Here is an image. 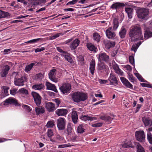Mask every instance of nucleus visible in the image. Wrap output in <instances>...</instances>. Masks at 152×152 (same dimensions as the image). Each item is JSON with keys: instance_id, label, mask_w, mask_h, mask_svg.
I'll list each match as a JSON object with an SVG mask.
<instances>
[{"instance_id": "obj_1", "label": "nucleus", "mask_w": 152, "mask_h": 152, "mask_svg": "<svg viewBox=\"0 0 152 152\" xmlns=\"http://www.w3.org/2000/svg\"><path fill=\"white\" fill-rule=\"evenodd\" d=\"M129 35L132 41L144 39L141 28L139 26H133L130 30Z\"/></svg>"}, {"instance_id": "obj_2", "label": "nucleus", "mask_w": 152, "mask_h": 152, "mask_svg": "<svg viewBox=\"0 0 152 152\" xmlns=\"http://www.w3.org/2000/svg\"><path fill=\"white\" fill-rule=\"evenodd\" d=\"M71 95L72 100L76 103L84 101L88 98L87 94L82 92H75L71 94Z\"/></svg>"}, {"instance_id": "obj_3", "label": "nucleus", "mask_w": 152, "mask_h": 152, "mask_svg": "<svg viewBox=\"0 0 152 152\" xmlns=\"http://www.w3.org/2000/svg\"><path fill=\"white\" fill-rule=\"evenodd\" d=\"M137 16L139 18L146 20L149 18V11L148 9L139 8L137 10Z\"/></svg>"}, {"instance_id": "obj_4", "label": "nucleus", "mask_w": 152, "mask_h": 152, "mask_svg": "<svg viewBox=\"0 0 152 152\" xmlns=\"http://www.w3.org/2000/svg\"><path fill=\"white\" fill-rule=\"evenodd\" d=\"M57 121V126L58 129L62 130L64 129L66 124L65 119L62 118H60Z\"/></svg>"}, {"instance_id": "obj_5", "label": "nucleus", "mask_w": 152, "mask_h": 152, "mask_svg": "<svg viewBox=\"0 0 152 152\" xmlns=\"http://www.w3.org/2000/svg\"><path fill=\"white\" fill-rule=\"evenodd\" d=\"M71 88V86L70 84L66 83L63 84L59 88L61 92L64 94H67L69 93Z\"/></svg>"}, {"instance_id": "obj_6", "label": "nucleus", "mask_w": 152, "mask_h": 152, "mask_svg": "<svg viewBox=\"0 0 152 152\" xmlns=\"http://www.w3.org/2000/svg\"><path fill=\"white\" fill-rule=\"evenodd\" d=\"M137 140L140 142H143L145 138V135L143 131H137L135 133Z\"/></svg>"}, {"instance_id": "obj_7", "label": "nucleus", "mask_w": 152, "mask_h": 152, "mask_svg": "<svg viewBox=\"0 0 152 152\" xmlns=\"http://www.w3.org/2000/svg\"><path fill=\"white\" fill-rule=\"evenodd\" d=\"M56 70L55 69L51 70L48 73L49 79L52 81L56 83L58 81L57 78L56 77Z\"/></svg>"}, {"instance_id": "obj_8", "label": "nucleus", "mask_w": 152, "mask_h": 152, "mask_svg": "<svg viewBox=\"0 0 152 152\" xmlns=\"http://www.w3.org/2000/svg\"><path fill=\"white\" fill-rule=\"evenodd\" d=\"M31 94L34 98L35 102L37 105H40L41 103V97L39 94L35 92L32 91Z\"/></svg>"}, {"instance_id": "obj_9", "label": "nucleus", "mask_w": 152, "mask_h": 152, "mask_svg": "<svg viewBox=\"0 0 152 152\" xmlns=\"http://www.w3.org/2000/svg\"><path fill=\"white\" fill-rule=\"evenodd\" d=\"M112 27H109L105 31L107 37L109 39H113L115 36V32L112 31Z\"/></svg>"}, {"instance_id": "obj_10", "label": "nucleus", "mask_w": 152, "mask_h": 152, "mask_svg": "<svg viewBox=\"0 0 152 152\" xmlns=\"http://www.w3.org/2000/svg\"><path fill=\"white\" fill-rule=\"evenodd\" d=\"M98 58V60L99 61H104L106 62H108L109 61V58L107 56L105 53H101L97 55Z\"/></svg>"}, {"instance_id": "obj_11", "label": "nucleus", "mask_w": 152, "mask_h": 152, "mask_svg": "<svg viewBox=\"0 0 152 152\" xmlns=\"http://www.w3.org/2000/svg\"><path fill=\"white\" fill-rule=\"evenodd\" d=\"M121 80L123 85L127 88L131 89H133V85L125 78L124 77H121Z\"/></svg>"}, {"instance_id": "obj_12", "label": "nucleus", "mask_w": 152, "mask_h": 152, "mask_svg": "<svg viewBox=\"0 0 152 152\" xmlns=\"http://www.w3.org/2000/svg\"><path fill=\"white\" fill-rule=\"evenodd\" d=\"M7 103H8L10 104H13L16 106H18L20 105L19 103L18 102V101L14 98H10L6 99L4 101V104L6 105Z\"/></svg>"}, {"instance_id": "obj_13", "label": "nucleus", "mask_w": 152, "mask_h": 152, "mask_svg": "<svg viewBox=\"0 0 152 152\" xmlns=\"http://www.w3.org/2000/svg\"><path fill=\"white\" fill-rule=\"evenodd\" d=\"M25 80H26V77L24 76H22L21 78L15 80V85L18 86H23L24 85V82Z\"/></svg>"}, {"instance_id": "obj_14", "label": "nucleus", "mask_w": 152, "mask_h": 152, "mask_svg": "<svg viewBox=\"0 0 152 152\" xmlns=\"http://www.w3.org/2000/svg\"><path fill=\"white\" fill-rule=\"evenodd\" d=\"M45 107L49 112H52L56 109L54 104L52 102H48L46 103Z\"/></svg>"}, {"instance_id": "obj_15", "label": "nucleus", "mask_w": 152, "mask_h": 152, "mask_svg": "<svg viewBox=\"0 0 152 152\" xmlns=\"http://www.w3.org/2000/svg\"><path fill=\"white\" fill-rule=\"evenodd\" d=\"M80 119L82 121H93L96 120V118L92 116H90L88 115H82L80 117Z\"/></svg>"}, {"instance_id": "obj_16", "label": "nucleus", "mask_w": 152, "mask_h": 152, "mask_svg": "<svg viewBox=\"0 0 152 152\" xmlns=\"http://www.w3.org/2000/svg\"><path fill=\"white\" fill-rule=\"evenodd\" d=\"M46 86L48 89L52 90L56 93L58 92V91L54 85L49 82H47L46 83Z\"/></svg>"}, {"instance_id": "obj_17", "label": "nucleus", "mask_w": 152, "mask_h": 152, "mask_svg": "<svg viewBox=\"0 0 152 152\" xmlns=\"http://www.w3.org/2000/svg\"><path fill=\"white\" fill-rule=\"evenodd\" d=\"M125 6L124 3L120 2H116L113 4L110 7L112 9H115L116 10L121 7H124Z\"/></svg>"}, {"instance_id": "obj_18", "label": "nucleus", "mask_w": 152, "mask_h": 152, "mask_svg": "<svg viewBox=\"0 0 152 152\" xmlns=\"http://www.w3.org/2000/svg\"><path fill=\"white\" fill-rule=\"evenodd\" d=\"M56 113L58 116H64L67 113V111L64 109H59L56 111Z\"/></svg>"}, {"instance_id": "obj_19", "label": "nucleus", "mask_w": 152, "mask_h": 152, "mask_svg": "<svg viewBox=\"0 0 152 152\" xmlns=\"http://www.w3.org/2000/svg\"><path fill=\"white\" fill-rule=\"evenodd\" d=\"M80 41L77 39H76L72 41L70 47L72 50H75L79 45Z\"/></svg>"}, {"instance_id": "obj_20", "label": "nucleus", "mask_w": 152, "mask_h": 152, "mask_svg": "<svg viewBox=\"0 0 152 152\" xmlns=\"http://www.w3.org/2000/svg\"><path fill=\"white\" fill-rule=\"evenodd\" d=\"M113 68L115 70V72L118 74L121 75H123V72L119 69L118 65L114 63L113 65Z\"/></svg>"}, {"instance_id": "obj_21", "label": "nucleus", "mask_w": 152, "mask_h": 152, "mask_svg": "<svg viewBox=\"0 0 152 152\" xmlns=\"http://www.w3.org/2000/svg\"><path fill=\"white\" fill-rule=\"evenodd\" d=\"M35 112L37 115L42 114L45 112L44 108L42 106L36 107L35 108Z\"/></svg>"}, {"instance_id": "obj_22", "label": "nucleus", "mask_w": 152, "mask_h": 152, "mask_svg": "<svg viewBox=\"0 0 152 152\" xmlns=\"http://www.w3.org/2000/svg\"><path fill=\"white\" fill-rule=\"evenodd\" d=\"M125 11L127 14L128 17L129 19H131L132 18L133 9L130 7H125Z\"/></svg>"}, {"instance_id": "obj_23", "label": "nucleus", "mask_w": 152, "mask_h": 152, "mask_svg": "<svg viewBox=\"0 0 152 152\" xmlns=\"http://www.w3.org/2000/svg\"><path fill=\"white\" fill-rule=\"evenodd\" d=\"M10 69L8 65L5 66L2 71L1 72L0 75L2 77H4L7 74L8 71Z\"/></svg>"}, {"instance_id": "obj_24", "label": "nucleus", "mask_w": 152, "mask_h": 152, "mask_svg": "<svg viewBox=\"0 0 152 152\" xmlns=\"http://www.w3.org/2000/svg\"><path fill=\"white\" fill-rule=\"evenodd\" d=\"M108 80L110 82L111 84L115 83L117 84V78L113 74L111 73L109 77L108 78Z\"/></svg>"}, {"instance_id": "obj_25", "label": "nucleus", "mask_w": 152, "mask_h": 152, "mask_svg": "<svg viewBox=\"0 0 152 152\" xmlns=\"http://www.w3.org/2000/svg\"><path fill=\"white\" fill-rule=\"evenodd\" d=\"M142 121L145 126H151L152 125V121L146 117H144L142 118Z\"/></svg>"}, {"instance_id": "obj_26", "label": "nucleus", "mask_w": 152, "mask_h": 152, "mask_svg": "<svg viewBox=\"0 0 152 152\" xmlns=\"http://www.w3.org/2000/svg\"><path fill=\"white\" fill-rule=\"evenodd\" d=\"M126 33V29L123 26L122 27L119 32V35L121 38H123L125 37Z\"/></svg>"}, {"instance_id": "obj_27", "label": "nucleus", "mask_w": 152, "mask_h": 152, "mask_svg": "<svg viewBox=\"0 0 152 152\" xmlns=\"http://www.w3.org/2000/svg\"><path fill=\"white\" fill-rule=\"evenodd\" d=\"M46 2V0H33L32 3L34 5H42Z\"/></svg>"}, {"instance_id": "obj_28", "label": "nucleus", "mask_w": 152, "mask_h": 152, "mask_svg": "<svg viewBox=\"0 0 152 152\" xmlns=\"http://www.w3.org/2000/svg\"><path fill=\"white\" fill-rule=\"evenodd\" d=\"M72 117L73 122L75 124H76L78 119V116L77 112L75 111H73L72 112Z\"/></svg>"}, {"instance_id": "obj_29", "label": "nucleus", "mask_w": 152, "mask_h": 152, "mask_svg": "<svg viewBox=\"0 0 152 152\" xmlns=\"http://www.w3.org/2000/svg\"><path fill=\"white\" fill-rule=\"evenodd\" d=\"M86 45L88 49L90 50L95 52L97 51V48L92 44L88 43Z\"/></svg>"}, {"instance_id": "obj_30", "label": "nucleus", "mask_w": 152, "mask_h": 152, "mask_svg": "<svg viewBox=\"0 0 152 152\" xmlns=\"http://www.w3.org/2000/svg\"><path fill=\"white\" fill-rule=\"evenodd\" d=\"M95 61L92 60L90 64V70L91 74L93 75L95 70Z\"/></svg>"}, {"instance_id": "obj_31", "label": "nucleus", "mask_w": 152, "mask_h": 152, "mask_svg": "<svg viewBox=\"0 0 152 152\" xmlns=\"http://www.w3.org/2000/svg\"><path fill=\"white\" fill-rule=\"evenodd\" d=\"M100 118L108 122V124L111 123V121L113 119V118L109 116H101Z\"/></svg>"}, {"instance_id": "obj_32", "label": "nucleus", "mask_w": 152, "mask_h": 152, "mask_svg": "<svg viewBox=\"0 0 152 152\" xmlns=\"http://www.w3.org/2000/svg\"><path fill=\"white\" fill-rule=\"evenodd\" d=\"M113 25V30L114 31L116 30L119 25V23L117 19L115 18L114 19Z\"/></svg>"}, {"instance_id": "obj_33", "label": "nucleus", "mask_w": 152, "mask_h": 152, "mask_svg": "<svg viewBox=\"0 0 152 152\" xmlns=\"http://www.w3.org/2000/svg\"><path fill=\"white\" fill-rule=\"evenodd\" d=\"M44 87V86L42 84H37L32 86L33 89L36 90H41Z\"/></svg>"}, {"instance_id": "obj_34", "label": "nucleus", "mask_w": 152, "mask_h": 152, "mask_svg": "<svg viewBox=\"0 0 152 152\" xmlns=\"http://www.w3.org/2000/svg\"><path fill=\"white\" fill-rule=\"evenodd\" d=\"M146 30L144 34V38L148 39L152 37V32L149 31V30L145 29Z\"/></svg>"}, {"instance_id": "obj_35", "label": "nucleus", "mask_w": 152, "mask_h": 152, "mask_svg": "<svg viewBox=\"0 0 152 152\" xmlns=\"http://www.w3.org/2000/svg\"><path fill=\"white\" fill-rule=\"evenodd\" d=\"M34 65L35 64L34 63H32L26 66L24 70L27 73H29V72Z\"/></svg>"}, {"instance_id": "obj_36", "label": "nucleus", "mask_w": 152, "mask_h": 152, "mask_svg": "<svg viewBox=\"0 0 152 152\" xmlns=\"http://www.w3.org/2000/svg\"><path fill=\"white\" fill-rule=\"evenodd\" d=\"M115 43L114 42L108 41L105 44V47L107 49H109L113 47L115 45Z\"/></svg>"}, {"instance_id": "obj_37", "label": "nucleus", "mask_w": 152, "mask_h": 152, "mask_svg": "<svg viewBox=\"0 0 152 152\" xmlns=\"http://www.w3.org/2000/svg\"><path fill=\"white\" fill-rule=\"evenodd\" d=\"M98 68L100 70H104L105 71H107L109 69L107 66L102 64L98 65Z\"/></svg>"}, {"instance_id": "obj_38", "label": "nucleus", "mask_w": 152, "mask_h": 152, "mask_svg": "<svg viewBox=\"0 0 152 152\" xmlns=\"http://www.w3.org/2000/svg\"><path fill=\"white\" fill-rule=\"evenodd\" d=\"M141 43L142 42L140 41L137 44H133L131 48L132 50L134 51V52H136L139 46L141 44Z\"/></svg>"}, {"instance_id": "obj_39", "label": "nucleus", "mask_w": 152, "mask_h": 152, "mask_svg": "<svg viewBox=\"0 0 152 152\" xmlns=\"http://www.w3.org/2000/svg\"><path fill=\"white\" fill-rule=\"evenodd\" d=\"M144 30L148 29L152 31V20L149 22L147 24L144 25Z\"/></svg>"}, {"instance_id": "obj_40", "label": "nucleus", "mask_w": 152, "mask_h": 152, "mask_svg": "<svg viewBox=\"0 0 152 152\" xmlns=\"http://www.w3.org/2000/svg\"><path fill=\"white\" fill-rule=\"evenodd\" d=\"M93 37L94 39L97 42H99L100 41V36L99 34L96 33L93 34Z\"/></svg>"}, {"instance_id": "obj_41", "label": "nucleus", "mask_w": 152, "mask_h": 152, "mask_svg": "<svg viewBox=\"0 0 152 152\" xmlns=\"http://www.w3.org/2000/svg\"><path fill=\"white\" fill-rule=\"evenodd\" d=\"M19 91L21 95H26L28 94L27 90L25 88H21L19 90Z\"/></svg>"}, {"instance_id": "obj_42", "label": "nucleus", "mask_w": 152, "mask_h": 152, "mask_svg": "<svg viewBox=\"0 0 152 152\" xmlns=\"http://www.w3.org/2000/svg\"><path fill=\"white\" fill-rule=\"evenodd\" d=\"M128 78L129 80L131 82L134 83L136 81L135 77L133 75L130 73H128Z\"/></svg>"}, {"instance_id": "obj_43", "label": "nucleus", "mask_w": 152, "mask_h": 152, "mask_svg": "<svg viewBox=\"0 0 152 152\" xmlns=\"http://www.w3.org/2000/svg\"><path fill=\"white\" fill-rule=\"evenodd\" d=\"M139 143L137 142H131V141H130L129 142V147H131L132 148H134L135 147H136V148L138 147V145H139Z\"/></svg>"}, {"instance_id": "obj_44", "label": "nucleus", "mask_w": 152, "mask_h": 152, "mask_svg": "<svg viewBox=\"0 0 152 152\" xmlns=\"http://www.w3.org/2000/svg\"><path fill=\"white\" fill-rule=\"evenodd\" d=\"M135 75L138 79L139 80L142 82H146L147 81L144 80L141 76L138 73L135 74Z\"/></svg>"}, {"instance_id": "obj_45", "label": "nucleus", "mask_w": 152, "mask_h": 152, "mask_svg": "<svg viewBox=\"0 0 152 152\" xmlns=\"http://www.w3.org/2000/svg\"><path fill=\"white\" fill-rule=\"evenodd\" d=\"M43 40V39L42 38H39L37 39H32L28 41L27 42H26V43H37L38 42V41H42Z\"/></svg>"}, {"instance_id": "obj_46", "label": "nucleus", "mask_w": 152, "mask_h": 152, "mask_svg": "<svg viewBox=\"0 0 152 152\" xmlns=\"http://www.w3.org/2000/svg\"><path fill=\"white\" fill-rule=\"evenodd\" d=\"M85 131V129L82 124L80 125L77 128V132L78 133H82Z\"/></svg>"}, {"instance_id": "obj_47", "label": "nucleus", "mask_w": 152, "mask_h": 152, "mask_svg": "<svg viewBox=\"0 0 152 152\" xmlns=\"http://www.w3.org/2000/svg\"><path fill=\"white\" fill-rule=\"evenodd\" d=\"M64 57V58L66 60H67L69 62L71 63L72 61V59L71 58L68 54L66 52V54H64L63 55Z\"/></svg>"}, {"instance_id": "obj_48", "label": "nucleus", "mask_w": 152, "mask_h": 152, "mask_svg": "<svg viewBox=\"0 0 152 152\" xmlns=\"http://www.w3.org/2000/svg\"><path fill=\"white\" fill-rule=\"evenodd\" d=\"M9 13L0 10V18H5L8 16Z\"/></svg>"}, {"instance_id": "obj_49", "label": "nucleus", "mask_w": 152, "mask_h": 152, "mask_svg": "<svg viewBox=\"0 0 152 152\" xmlns=\"http://www.w3.org/2000/svg\"><path fill=\"white\" fill-rule=\"evenodd\" d=\"M72 132V129L71 126L68 125L67 126V128L66 130V133L68 135H70Z\"/></svg>"}, {"instance_id": "obj_50", "label": "nucleus", "mask_w": 152, "mask_h": 152, "mask_svg": "<svg viewBox=\"0 0 152 152\" xmlns=\"http://www.w3.org/2000/svg\"><path fill=\"white\" fill-rule=\"evenodd\" d=\"M147 137L149 143L152 144V135L151 133L148 132L147 134Z\"/></svg>"}, {"instance_id": "obj_51", "label": "nucleus", "mask_w": 152, "mask_h": 152, "mask_svg": "<svg viewBox=\"0 0 152 152\" xmlns=\"http://www.w3.org/2000/svg\"><path fill=\"white\" fill-rule=\"evenodd\" d=\"M137 152H145L144 148L139 144L137 148Z\"/></svg>"}, {"instance_id": "obj_52", "label": "nucleus", "mask_w": 152, "mask_h": 152, "mask_svg": "<svg viewBox=\"0 0 152 152\" xmlns=\"http://www.w3.org/2000/svg\"><path fill=\"white\" fill-rule=\"evenodd\" d=\"M12 75L15 76V80L21 78V75L17 72H15L12 74Z\"/></svg>"}, {"instance_id": "obj_53", "label": "nucleus", "mask_w": 152, "mask_h": 152, "mask_svg": "<svg viewBox=\"0 0 152 152\" xmlns=\"http://www.w3.org/2000/svg\"><path fill=\"white\" fill-rule=\"evenodd\" d=\"M61 33H57L55 34L52 36H50L49 37V39L50 40H53L58 37Z\"/></svg>"}, {"instance_id": "obj_54", "label": "nucleus", "mask_w": 152, "mask_h": 152, "mask_svg": "<svg viewBox=\"0 0 152 152\" xmlns=\"http://www.w3.org/2000/svg\"><path fill=\"white\" fill-rule=\"evenodd\" d=\"M47 135L49 137H51L53 135V133L52 131L50 129H48V130Z\"/></svg>"}, {"instance_id": "obj_55", "label": "nucleus", "mask_w": 152, "mask_h": 152, "mask_svg": "<svg viewBox=\"0 0 152 152\" xmlns=\"http://www.w3.org/2000/svg\"><path fill=\"white\" fill-rule=\"evenodd\" d=\"M129 61L130 63L132 64L134 66V58L133 56H130L129 57Z\"/></svg>"}, {"instance_id": "obj_56", "label": "nucleus", "mask_w": 152, "mask_h": 152, "mask_svg": "<svg viewBox=\"0 0 152 152\" xmlns=\"http://www.w3.org/2000/svg\"><path fill=\"white\" fill-rule=\"evenodd\" d=\"M22 107L27 111L30 112L31 110V109L29 106L27 105H23L22 106Z\"/></svg>"}, {"instance_id": "obj_57", "label": "nucleus", "mask_w": 152, "mask_h": 152, "mask_svg": "<svg viewBox=\"0 0 152 152\" xmlns=\"http://www.w3.org/2000/svg\"><path fill=\"white\" fill-rule=\"evenodd\" d=\"M54 125V123L53 121H48L46 125L48 127H52Z\"/></svg>"}, {"instance_id": "obj_58", "label": "nucleus", "mask_w": 152, "mask_h": 152, "mask_svg": "<svg viewBox=\"0 0 152 152\" xmlns=\"http://www.w3.org/2000/svg\"><path fill=\"white\" fill-rule=\"evenodd\" d=\"M44 77V75L41 73H39L36 75V77L37 80H41Z\"/></svg>"}, {"instance_id": "obj_59", "label": "nucleus", "mask_w": 152, "mask_h": 152, "mask_svg": "<svg viewBox=\"0 0 152 152\" xmlns=\"http://www.w3.org/2000/svg\"><path fill=\"white\" fill-rule=\"evenodd\" d=\"M57 50L59 52L61 53V55H63L64 54L66 53V52L63 51L61 48L59 47H57L56 48Z\"/></svg>"}, {"instance_id": "obj_60", "label": "nucleus", "mask_w": 152, "mask_h": 152, "mask_svg": "<svg viewBox=\"0 0 152 152\" xmlns=\"http://www.w3.org/2000/svg\"><path fill=\"white\" fill-rule=\"evenodd\" d=\"M73 145L70 144H63L60 145L58 146V148H62L65 147H71L73 146Z\"/></svg>"}, {"instance_id": "obj_61", "label": "nucleus", "mask_w": 152, "mask_h": 152, "mask_svg": "<svg viewBox=\"0 0 152 152\" xmlns=\"http://www.w3.org/2000/svg\"><path fill=\"white\" fill-rule=\"evenodd\" d=\"M78 0H72L71 1H69L68 2L67 4V5H74L76 4L78 1Z\"/></svg>"}, {"instance_id": "obj_62", "label": "nucleus", "mask_w": 152, "mask_h": 152, "mask_svg": "<svg viewBox=\"0 0 152 152\" xmlns=\"http://www.w3.org/2000/svg\"><path fill=\"white\" fill-rule=\"evenodd\" d=\"M102 123H98L93 124L92 126L93 127H99L102 126Z\"/></svg>"}, {"instance_id": "obj_63", "label": "nucleus", "mask_w": 152, "mask_h": 152, "mask_svg": "<svg viewBox=\"0 0 152 152\" xmlns=\"http://www.w3.org/2000/svg\"><path fill=\"white\" fill-rule=\"evenodd\" d=\"M141 85L142 87H146L148 88H152V86L151 84H148L145 83H141Z\"/></svg>"}, {"instance_id": "obj_64", "label": "nucleus", "mask_w": 152, "mask_h": 152, "mask_svg": "<svg viewBox=\"0 0 152 152\" xmlns=\"http://www.w3.org/2000/svg\"><path fill=\"white\" fill-rule=\"evenodd\" d=\"M3 90L4 91V93L5 94V95L6 96L8 94V90L9 89L7 87L5 86H3Z\"/></svg>"}]
</instances>
